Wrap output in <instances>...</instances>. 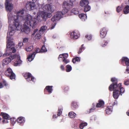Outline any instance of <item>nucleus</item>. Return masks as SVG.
<instances>
[{"label": "nucleus", "instance_id": "60", "mask_svg": "<svg viewBox=\"0 0 129 129\" xmlns=\"http://www.w3.org/2000/svg\"><path fill=\"white\" fill-rule=\"evenodd\" d=\"M56 115H54L53 116V118H56L57 117L56 116Z\"/></svg>", "mask_w": 129, "mask_h": 129}, {"label": "nucleus", "instance_id": "47", "mask_svg": "<svg viewBox=\"0 0 129 129\" xmlns=\"http://www.w3.org/2000/svg\"><path fill=\"white\" fill-rule=\"evenodd\" d=\"M2 83L4 86H8V84L7 82L5 80H3Z\"/></svg>", "mask_w": 129, "mask_h": 129}, {"label": "nucleus", "instance_id": "41", "mask_svg": "<svg viewBox=\"0 0 129 129\" xmlns=\"http://www.w3.org/2000/svg\"><path fill=\"white\" fill-rule=\"evenodd\" d=\"M68 8H64L63 9V10L62 12V15H63L64 14H66L68 12V10L67 9Z\"/></svg>", "mask_w": 129, "mask_h": 129}, {"label": "nucleus", "instance_id": "3", "mask_svg": "<svg viewBox=\"0 0 129 129\" xmlns=\"http://www.w3.org/2000/svg\"><path fill=\"white\" fill-rule=\"evenodd\" d=\"M40 18V16L38 14L37 15L36 17L34 18L30 15L28 14L25 18V24L31 27L33 29L35 28L38 23L41 21Z\"/></svg>", "mask_w": 129, "mask_h": 129}, {"label": "nucleus", "instance_id": "27", "mask_svg": "<svg viewBox=\"0 0 129 129\" xmlns=\"http://www.w3.org/2000/svg\"><path fill=\"white\" fill-rule=\"evenodd\" d=\"M79 16L81 19L83 20H85V19H86L87 18L86 15L83 13H82L79 14Z\"/></svg>", "mask_w": 129, "mask_h": 129}, {"label": "nucleus", "instance_id": "61", "mask_svg": "<svg viewBox=\"0 0 129 129\" xmlns=\"http://www.w3.org/2000/svg\"><path fill=\"white\" fill-rule=\"evenodd\" d=\"M126 113L128 116H129V110Z\"/></svg>", "mask_w": 129, "mask_h": 129}, {"label": "nucleus", "instance_id": "48", "mask_svg": "<svg viewBox=\"0 0 129 129\" xmlns=\"http://www.w3.org/2000/svg\"><path fill=\"white\" fill-rule=\"evenodd\" d=\"M122 9V8L120 6H118L116 8V11L118 13L120 12Z\"/></svg>", "mask_w": 129, "mask_h": 129}, {"label": "nucleus", "instance_id": "15", "mask_svg": "<svg viewBox=\"0 0 129 129\" xmlns=\"http://www.w3.org/2000/svg\"><path fill=\"white\" fill-rule=\"evenodd\" d=\"M105 103L103 101L100 99L98 101V103H97L96 107L103 108L104 107Z\"/></svg>", "mask_w": 129, "mask_h": 129}, {"label": "nucleus", "instance_id": "30", "mask_svg": "<svg viewBox=\"0 0 129 129\" xmlns=\"http://www.w3.org/2000/svg\"><path fill=\"white\" fill-rule=\"evenodd\" d=\"M87 123L86 122H81L79 125V127L80 129H83L84 126L87 125Z\"/></svg>", "mask_w": 129, "mask_h": 129}, {"label": "nucleus", "instance_id": "33", "mask_svg": "<svg viewBox=\"0 0 129 129\" xmlns=\"http://www.w3.org/2000/svg\"><path fill=\"white\" fill-rule=\"evenodd\" d=\"M71 12L73 13L75 15L78 14L79 13L77 9L76 8H74L72 10Z\"/></svg>", "mask_w": 129, "mask_h": 129}, {"label": "nucleus", "instance_id": "25", "mask_svg": "<svg viewBox=\"0 0 129 129\" xmlns=\"http://www.w3.org/2000/svg\"><path fill=\"white\" fill-rule=\"evenodd\" d=\"M69 116L71 118H74L76 117V114L73 112H71L68 114Z\"/></svg>", "mask_w": 129, "mask_h": 129}, {"label": "nucleus", "instance_id": "18", "mask_svg": "<svg viewBox=\"0 0 129 129\" xmlns=\"http://www.w3.org/2000/svg\"><path fill=\"white\" fill-rule=\"evenodd\" d=\"M70 37L72 39H76L78 38L79 37V34L76 32L74 31L71 33Z\"/></svg>", "mask_w": 129, "mask_h": 129}, {"label": "nucleus", "instance_id": "4", "mask_svg": "<svg viewBox=\"0 0 129 129\" xmlns=\"http://www.w3.org/2000/svg\"><path fill=\"white\" fill-rule=\"evenodd\" d=\"M43 10L45 12H42L40 18L41 19V21L43 20L45 21L48 18H50L52 16L50 13L47 12L52 13L54 9L52 8L51 5L49 4H47L44 6L43 8Z\"/></svg>", "mask_w": 129, "mask_h": 129}, {"label": "nucleus", "instance_id": "23", "mask_svg": "<svg viewBox=\"0 0 129 129\" xmlns=\"http://www.w3.org/2000/svg\"><path fill=\"white\" fill-rule=\"evenodd\" d=\"M56 20H57L54 17V16L53 17L51 18V20L53 22V23L52 24V26L51 27V29H53L56 24Z\"/></svg>", "mask_w": 129, "mask_h": 129}, {"label": "nucleus", "instance_id": "14", "mask_svg": "<svg viewBox=\"0 0 129 129\" xmlns=\"http://www.w3.org/2000/svg\"><path fill=\"white\" fill-rule=\"evenodd\" d=\"M107 30L105 28H103L101 29L100 31V36L102 38H104L106 36L107 33Z\"/></svg>", "mask_w": 129, "mask_h": 129}, {"label": "nucleus", "instance_id": "49", "mask_svg": "<svg viewBox=\"0 0 129 129\" xmlns=\"http://www.w3.org/2000/svg\"><path fill=\"white\" fill-rule=\"evenodd\" d=\"M62 61L65 64H66L68 63L70 61L69 59H62Z\"/></svg>", "mask_w": 129, "mask_h": 129}, {"label": "nucleus", "instance_id": "21", "mask_svg": "<svg viewBox=\"0 0 129 129\" xmlns=\"http://www.w3.org/2000/svg\"><path fill=\"white\" fill-rule=\"evenodd\" d=\"M62 13L61 12H58L56 13V14L54 16L56 19L59 20L62 17Z\"/></svg>", "mask_w": 129, "mask_h": 129}, {"label": "nucleus", "instance_id": "34", "mask_svg": "<svg viewBox=\"0 0 129 129\" xmlns=\"http://www.w3.org/2000/svg\"><path fill=\"white\" fill-rule=\"evenodd\" d=\"M66 71L67 72H70L72 70V68L71 66L69 64L66 66Z\"/></svg>", "mask_w": 129, "mask_h": 129}, {"label": "nucleus", "instance_id": "40", "mask_svg": "<svg viewBox=\"0 0 129 129\" xmlns=\"http://www.w3.org/2000/svg\"><path fill=\"white\" fill-rule=\"evenodd\" d=\"M62 109L60 108H58L57 113V116H59L61 115L62 113Z\"/></svg>", "mask_w": 129, "mask_h": 129}, {"label": "nucleus", "instance_id": "58", "mask_svg": "<svg viewBox=\"0 0 129 129\" xmlns=\"http://www.w3.org/2000/svg\"><path fill=\"white\" fill-rule=\"evenodd\" d=\"M4 87V85H3L2 82L0 83V89L3 88Z\"/></svg>", "mask_w": 129, "mask_h": 129}, {"label": "nucleus", "instance_id": "54", "mask_svg": "<svg viewBox=\"0 0 129 129\" xmlns=\"http://www.w3.org/2000/svg\"><path fill=\"white\" fill-rule=\"evenodd\" d=\"M13 31H14V30H13L10 31L9 34L10 36H12L13 35L14 33L13 32Z\"/></svg>", "mask_w": 129, "mask_h": 129}, {"label": "nucleus", "instance_id": "39", "mask_svg": "<svg viewBox=\"0 0 129 129\" xmlns=\"http://www.w3.org/2000/svg\"><path fill=\"white\" fill-rule=\"evenodd\" d=\"M41 37V36L40 34L39 33H37L36 35L35 36V39H40Z\"/></svg>", "mask_w": 129, "mask_h": 129}, {"label": "nucleus", "instance_id": "55", "mask_svg": "<svg viewBox=\"0 0 129 129\" xmlns=\"http://www.w3.org/2000/svg\"><path fill=\"white\" fill-rule=\"evenodd\" d=\"M23 45V44L22 43L19 42L18 44V46L19 48H20Z\"/></svg>", "mask_w": 129, "mask_h": 129}, {"label": "nucleus", "instance_id": "53", "mask_svg": "<svg viewBox=\"0 0 129 129\" xmlns=\"http://www.w3.org/2000/svg\"><path fill=\"white\" fill-rule=\"evenodd\" d=\"M28 39L27 38H24L23 39V41L24 43L27 42L28 41Z\"/></svg>", "mask_w": 129, "mask_h": 129}, {"label": "nucleus", "instance_id": "12", "mask_svg": "<svg viewBox=\"0 0 129 129\" xmlns=\"http://www.w3.org/2000/svg\"><path fill=\"white\" fill-rule=\"evenodd\" d=\"M15 57L14 59H16V61L14 62V65L15 66H17L19 64L21 63L22 61L20 59V57L19 55H13Z\"/></svg>", "mask_w": 129, "mask_h": 129}, {"label": "nucleus", "instance_id": "38", "mask_svg": "<svg viewBox=\"0 0 129 129\" xmlns=\"http://www.w3.org/2000/svg\"><path fill=\"white\" fill-rule=\"evenodd\" d=\"M84 45L82 44L81 46V47L79 49V51L78 52V54L80 53L83 50L85 49V47H83Z\"/></svg>", "mask_w": 129, "mask_h": 129}, {"label": "nucleus", "instance_id": "31", "mask_svg": "<svg viewBox=\"0 0 129 129\" xmlns=\"http://www.w3.org/2000/svg\"><path fill=\"white\" fill-rule=\"evenodd\" d=\"M84 7V12H87L90 10V7L88 5L85 6Z\"/></svg>", "mask_w": 129, "mask_h": 129}, {"label": "nucleus", "instance_id": "8", "mask_svg": "<svg viewBox=\"0 0 129 129\" xmlns=\"http://www.w3.org/2000/svg\"><path fill=\"white\" fill-rule=\"evenodd\" d=\"M23 75L28 82L30 81L34 82L35 81V78L32 76L31 74L29 72L23 73Z\"/></svg>", "mask_w": 129, "mask_h": 129}, {"label": "nucleus", "instance_id": "63", "mask_svg": "<svg viewBox=\"0 0 129 129\" xmlns=\"http://www.w3.org/2000/svg\"><path fill=\"white\" fill-rule=\"evenodd\" d=\"M37 0H32L33 1L36 2Z\"/></svg>", "mask_w": 129, "mask_h": 129}, {"label": "nucleus", "instance_id": "43", "mask_svg": "<svg viewBox=\"0 0 129 129\" xmlns=\"http://www.w3.org/2000/svg\"><path fill=\"white\" fill-rule=\"evenodd\" d=\"M92 105L93 106V108H91L89 109V113L93 112L95 109V104L94 103H93L92 104Z\"/></svg>", "mask_w": 129, "mask_h": 129}, {"label": "nucleus", "instance_id": "51", "mask_svg": "<svg viewBox=\"0 0 129 129\" xmlns=\"http://www.w3.org/2000/svg\"><path fill=\"white\" fill-rule=\"evenodd\" d=\"M38 30V29H36L34 31L33 33L32 34L31 36V37L32 38L33 37L35 33Z\"/></svg>", "mask_w": 129, "mask_h": 129}, {"label": "nucleus", "instance_id": "11", "mask_svg": "<svg viewBox=\"0 0 129 129\" xmlns=\"http://www.w3.org/2000/svg\"><path fill=\"white\" fill-rule=\"evenodd\" d=\"M122 62H125L126 66H127V69L126 71L129 73V59L127 57H123L121 59Z\"/></svg>", "mask_w": 129, "mask_h": 129}, {"label": "nucleus", "instance_id": "17", "mask_svg": "<svg viewBox=\"0 0 129 129\" xmlns=\"http://www.w3.org/2000/svg\"><path fill=\"white\" fill-rule=\"evenodd\" d=\"M113 106H107L105 109V111L107 114H111L113 111Z\"/></svg>", "mask_w": 129, "mask_h": 129}, {"label": "nucleus", "instance_id": "6", "mask_svg": "<svg viewBox=\"0 0 129 129\" xmlns=\"http://www.w3.org/2000/svg\"><path fill=\"white\" fill-rule=\"evenodd\" d=\"M4 74L7 76L9 77L11 79H15V74L13 72L12 69L8 68L4 72Z\"/></svg>", "mask_w": 129, "mask_h": 129}, {"label": "nucleus", "instance_id": "35", "mask_svg": "<svg viewBox=\"0 0 129 129\" xmlns=\"http://www.w3.org/2000/svg\"><path fill=\"white\" fill-rule=\"evenodd\" d=\"M42 53L46 52L47 51V50L44 45H43L41 49Z\"/></svg>", "mask_w": 129, "mask_h": 129}, {"label": "nucleus", "instance_id": "28", "mask_svg": "<svg viewBox=\"0 0 129 129\" xmlns=\"http://www.w3.org/2000/svg\"><path fill=\"white\" fill-rule=\"evenodd\" d=\"M80 60V58L79 57H75L73 59L72 62L75 63L76 62H79Z\"/></svg>", "mask_w": 129, "mask_h": 129}, {"label": "nucleus", "instance_id": "16", "mask_svg": "<svg viewBox=\"0 0 129 129\" xmlns=\"http://www.w3.org/2000/svg\"><path fill=\"white\" fill-rule=\"evenodd\" d=\"M53 86H46L44 90V92L45 94H46L47 91L48 92L49 94H50L52 93V89Z\"/></svg>", "mask_w": 129, "mask_h": 129}, {"label": "nucleus", "instance_id": "22", "mask_svg": "<svg viewBox=\"0 0 129 129\" xmlns=\"http://www.w3.org/2000/svg\"><path fill=\"white\" fill-rule=\"evenodd\" d=\"M0 115L2 116L3 118L4 119H7L10 118L9 115L6 113L1 112Z\"/></svg>", "mask_w": 129, "mask_h": 129}, {"label": "nucleus", "instance_id": "24", "mask_svg": "<svg viewBox=\"0 0 129 129\" xmlns=\"http://www.w3.org/2000/svg\"><path fill=\"white\" fill-rule=\"evenodd\" d=\"M17 121L18 122L20 123H24L25 122L24 118L22 117L18 118Z\"/></svg>", "mask_w": 129, "mask_h": 129}, {"label": "nucleus", "instance_id": "19", "mask_svg": "<svg viewBox=\"0 0 129 129\" xmlns=\"http://www.w3.org/2000/svg\"><path fill=\"white\" fill-rule=\"evenodd\" d=\"M88 4L89 2L88 0H83L80 1V5L81 7H84L88 5Z\"/></svg>", "mask_w": 129, "mask_h": 129}, {"label": "nucleus", "instance_id": "1", "mask_svg": "<svg viewBox=\"0 0 129 129\" xmlns=\"http://www.w3.org/2000/svg\"><path fill=\"white\" fill-rule=\"evenodd\" d=\"M111 81L113 82L109 87V89L110 91L113 90V96L114 98L117 99L120 94L121 95L125 91L124 88L121 86V84L119 83L117 84L118 79L115 78H112Z\"/></svg>", "mask_w": 129, "mask_h": 129}, {"label": "nucleus", "instance_id": "9", "mask_svg": "<svg viewBox=\"0 0 129 129\" xmlns=\"http://www.w3.org/2000/svg\"><path fill=\"white\" fill-rule=\"evenodd\" d=\"M15 57L13 55H12L9 56V57H7L4 59L3 61V66L4 65H6L8 64L11 61L14 59Z\"/></svg>", "mask_w": 129, "mask_h": 129}, {"label": "nucleus", "instance_id": "57", "mask_svg": "<svg viewBox=\"0 0 129 129\" xmlns=\"http://www.w3.org/2000/svg\"><path fill=\"white\" fill-rule=\"evenodd\" d=\"M2 122L3 123H7V120L6 119L3 120L2 121Z\"/></svg>", "mask_w": 129, "mask_h": 129}, {"label": "nucleus", "instance_id": "56", "mask_svg": "<svg viewBox=\"0 0 129 129\" xmlns=\"http://www.w3.org/2000/svg\"><path fill=\"white\" fill-rule=\"evenodd\" d=\"M60 68L61 69L62 71H64V66L63 65H61L60 66Z\"/></svg>", "mask_w": 129, "mask_h": 129}, {"label": "nucleus", "instance_id": "37", "mask_svg": "<svg viewBox=\"0 0 129 129\" xmlns=\"http://www.w3.org/2000/svg\"><path fill=\"white\" fill-rule=\"evenodd\" d=\"M108 44V42L106 41H104L103 43L102 42L101 43V45L102 47H104L106 46Z\"/></svg>", "mask_w": 129, "mask_h": 129}, {"label": "nucleus", "instance_id": "20", "mask_svg": "<svg viewBox=\"0 0 129 129\" xmlns=\"http://www.w3.org/2000/svg\"><path fill=\"white\" fill-rule=\"evenodd\" d=\"M35 55V52H34L33 53L28 55L27 59L29 61H31L34 59Z\"/></svg>", "mask_w": 129, "mask_h": 129}, {"label": "nucleus", "instance_id": "42", "mask_svg": "<svg viewBox=\"0 0 129 129\" xmlns=\"http://www.w3.org/2000/svg\"><path fill=\"white\" fill-rule=\"evenodd\" d=\"M63 89L64 92H66L69 90V88L68 86H66L63 87Z\"/></svg>", "mask_w": 129, "mask_h": 129}, {"label": "nucleus", "instance_id": "32", "mask_svg": "<svg viewBox=\"0 0 129 129\" xmlns=\"http://www.w3.org/2000/svg\"><path fill=\"white\" fill-rule=\"evenodd\" d=\"M70 5L67 2L65 1L63 2L62 5V7L64 8H68Z\"/></svg>", "mask_w": 129, "mask_h": 129}, {"label": "nucleus", "instance_id": "2", "mask_svg": "<svg viewBox=\"0 0 129 129\" xmlns=\"http://www.w3.org/2000/svg\"><path fill=\"white\" fill-rule=\"evenodd\" d=\"M24 9H23L20 10L16 13V15H15L13 18L14 21L13 25L14 28L17 30H20L21 29V26L20 25V21L24 20Z\"/></svg>", "mask_w": 129, "mask_h": 129}, {"label": "nucleus", "instance_id": "64", "mask_svg": "<svg viewBox=\"0 0 129 129\" xmlns=\"http://www.w3.org/2000/svg\"><path fill=\"white\" fill-rule=\"evenodd\" d=\"M36 13L35 12H34L33 13V14L34 15H35L36 14Z\"/></svg>", "mask_w": 129, "mask_h": 129}, {"label": "nucleus", "instance_id": "45", "mask_svg": "<svg viewBox=\"0 0 129 129\" xmlns=\"http://www.w3.org/2000/svg\"><path fill=\"white\" fill-rule=\"evenodd\" d=\"M63 55L62 59H66L68 56V55L67 53H63L62 54V55Z\"/></svg>", "mask_w": 129, "mask_h": 129}, {"label": "nucleus", "instance_id": "5", "mask_svg": "<svg viewBox=\"0 0 129 129\" xmlns=\"http://www.w3.org/2000/svg\"><path fill=\"white\" fill-rule=\"evenodd\" d=\"M7 38L8 39V43L6 45L7 50L6 54L7 56H9L11 55L12 53H14L15 52L16 50L14 47V43L11 38L8 36Z\"/></svg>", "mask_w": 129, "mask_h": 129}, {"label": "nucleus", "instance_id": "62", "mask_svg": "<svg viewBox=\"0 0 129 129\" xmlns=\"http://www.w3.org/2000/svg\"><path fill=\"white\" fill-rule=\"evenodd\" d=\"M70 2H72V3L74 1H75L76 0H70Z\"/></svg>", "mask_w": 129, "mask_h": 129}, {"label": "nucleus", "instance_id": "44", "mask_svg": "<svg viewBox=\"0 0 129 129\" xmlns=\"http://www.w3.org/2000/svg\"><path fill=\"white\" fill-rule=\"evenodd\" d=\"M33 49V46H30L26 49V50L27 52H29L31 51Z\"/></svg>", "mask_w": 129, "mask_h": 129}, {"label": "nucleus", "instance_id": "26", "mask_svg": "<svg viewBox=\"0 0 129 129\" xmlns=\"http://www.w3.org/2000/svg\"><path fill=\"white\" fill-rule=\"evenodd\" d=\"M123 12L125 14H127L129 13V6L126 5L124 8Z\"/></svg>", "mask_w": 129, "mask_h": 129}, {"label": "nucleus", "instance_id": "10", "mask_svg": "<svg viewBox=\"0 0 129 129\" xmlns=\"http://www.w3.org/2000/svg\"><path fill=\"white\" fill-rule=\"evenodd\" d=\"M10 0H6L5 5L7 11L10 12L13 9V5L11 4H10L9 2Z\"/></svg>", "mask_w": 129, "mask_h": 129}, {"label": "nucleus", "instance_id": "46", "mask_svg": "<svg viewBox=\"0 0 129 129\" xmlns=\"http://www.w3.org/2000/svg\"><path fill=\"white\" fill-rule=\"evenodd\" d=\"M36 54L38 53H42L41 49L38 48H37L35 50Z\"/></svg>", "mask_w": 129, "mask_h": 129}, {"label": "nucleus", "instance_id": "29", "mask_svg": "<svg viewBox=\"0 0 129 129\" xmlns=\"http://www.w3.org/2000/svg\"><path fill=\"white\" fill-rule=\"evenodd\" d=\"M77 103L75 102H73L71 104V107L73 109H75L77 107Z\"/></svg>", "mask_w": 129, "mask_h": 129}, {"label": "nucleus", "instance_id": "52", "mask_svg": "<svg viewBox=\"0 0 129 129\" xmlns=\"http://www.w3.org/2000/svg\"><path fill=\"white\" fill-rule=\"evenodd\" d=\"M124 84L125 85H129V80H127L124 81Z\"/></svg>", "mask_w": 129, "mask_h": 129}, {"label": "nucleus", "instance_id": "13", "mask_svg": "<svg viewBox=\"0 0 129 129\" xmlns=\"http://www.w3.org/2000/svg\"><path fill=\"white\" fill-rule=\"evenodd\" d=\"M29 26L27 24H24L23 27L21 29V31L26 34H28L30 31V29L29 27Z\"/></svg>", "mask_w": 129, "mask_h": 129}, {"label": "nucleus", "instance_id": "7", "mask_svg": "<svg viewBox=\"0 0 129 129\" xmlns=\"http://www.w3.org/2000/svg\"><path fill=\"white\" fill-rule=\"evenodd\" d=\"M35 2H27L26 5V9L28 10L31 11L36 9V5L35 3Z\"/></svg>", "mask_w": 129, "mask_h": 129}, {"label": "nucleus", "instance_id": "59", "mask_svg": "<svg viewBox=\"0 0 129 129\" xmlns=\"http://www.w3.org/2000/svg\"><path fill=\"white\" fill-rule=\"evenodd\" d=\"M63 55H62V54H60L58 57V59H59L60 58H62Z\"/></svg>", "mask_w": 129, "mask_h": 129}, {"label": "nucleus", "instance_id": "36", "mask_svg": "<svg viewBox=\"0 0 129 129\" xmlns=\"http://www.w3.org/2000/svg\"><path fill=\"white\" fill-rule=\"evenodd\" d=\"M47 28V27L45 26H42L40 28L39 30L40 31H41L43 32L46 30Z\"/></svg>", "mask_w": 129, "mask_h": 129}, {"label": "nucleus", "instance_id": "50", "mask_svg": "<svg viewBox=\"0 0 129 129\" xmlns=\"http://www.w3.org/2000/svg\"><path fill=\"white\" fill-rule=\"evenodd\" d=\"M85 38L87 39L88 40H90L91 39L92 36L91 35H86L85 36Z\"/></svg>", "mask_w": 129, "mask_h": 129}]
</instances>
